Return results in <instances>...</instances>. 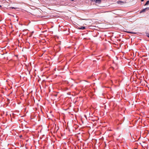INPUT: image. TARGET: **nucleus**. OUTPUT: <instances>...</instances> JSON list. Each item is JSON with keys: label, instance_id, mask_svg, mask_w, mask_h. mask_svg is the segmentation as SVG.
<instances>
[{"label": "nucleus", "instance_id": "nucleus-7", "mask_svg": "<svg viewBox=\"0 0 149 149\" xmlns=\"http://www.w3.org/2000/svg\"><path fill=\"white\" fill-rule=\"evenodd\" d=\"M144 0H141V1H143Z\"/></svg>", "mask_w": 149, "mask_h": 149}, {"label": "nucleus", "instance_id": "nucleus-6", "mask_svg": "<svg viewBox=\"0 0 149 149\" xmlns=\"http://www.w3.org/2000/svg\"><path fill=\"white\" fill-rule=\"evenodd\" d=\"M57 95V94H55L54 95V96H56Z\"/></svg>", "mask_w": 149, "mask_h": 149}, {"label": "nucleus", "instance_id": "nucleus-1", "mask_svg": "<svg viewBox=\"0 0 149 149\" xmlns=\"http://www.w3.org/2000/svg\"><path fill=\"white\" fill-rule=\"evenodd\" d=\"M92 2H95L96 3L100 4L101 2V0H90Z\"/></svg>", "mask_w": 149, "mask_h": 149}, {"label": "nucleus", "instance_id": "nucleus-5", "mask_svg": "<svg viewBox=\"0 0 149 149\" xmlns=\"http://www.w3.org/2000/svg\"><path fill=\"white\" fill-rule=\"evenodd\" d=\"M118 4H119L120 3H124L123 2L121 1H118L117 2Z\"/></svg>", "mask_w": 149, "mask_h": 149}, {"label": "nucleus", "instance_id": "nucleus-9", "mask_svg": "<svg viewBox=\"0 0 149 149\" xmlns=\"http://www.w3.org/2000/svg\"><path fill=\"white\" fill-rule=\"evenodd\" d=\"M70 0L72 1H73L74 0Z\"/></svg>", "mask_w": 149, "mask_h": 149}, {"label": "nucleus", "instance_id": "nucleus-2", "mask_svg": "<svg viewBox=\"0 0 149 149\" xmlns=\"http://www.w3.org/2000/svg\"><path fill=\"white\" fill-rule=\"evenodd\" d=\"M149 10V8H144L140 12V13L145 12L147 10Z\"/></svg>", "mask_w": 149, "mask_h": 149}, {"label": "nucleus", "instance_id": "nucleus-12", "mask_svg": "<svg viewBox=\"0 0 149 149\" xmlns=\"http://www.w3.org/2000/svg\"><path fill=\"white\" fill-rule=\"evenodd\" d=\"M1 7V5H0V7Z\"/></svg>", "mask_w": 149, "mask_h": 149}, {"label": "nucleus", "instance_id": "nucleus-13", "mask_svg": "<svg viewBox=\"0 0 149 149\" xmlns=\"http://www.w3.org/2000/svg\"><path fill=\"white\" fill-rule=\"evenodd\" d=\"M134 149H137V148H135Z\"/></svg>", "mask_w": 149, "mask_h": 149}, {"label": "nucleus", "instance_id": "nucleus-11", "mask_svg": "<svg viewBox=\"0 0 149 149\" xmlns=\"http://www.w3.org/2000/svg\"><path fill=\"white\" fill-rule=\"evenodd\" d=\"M12 8H14V7H12Z\"/></svg>", "mask_w": 149, "mask_h": 149}, {"label": "nucleus", "instance_id": "nucleus-4", "mask_svg": "<svg viewBox=\"0 0 149 149\" xmlns=\"http://www.w3.org/2000/svg\"><path fill=\"white\" fill-rule=\"evenodd\" d=\"M149 3V1H147L146 4H145V6L147 5Z\"/></svg>", "mask_w": 149, "mask_h": 149}, {"label": "nucleus", "instance_id": "nucleus-10", "mask_svg": "<svg viewBox=\"0 0 149 149\" xmlns=\"http://www.w3.org/2000/svg\"><path fill=\"white\" fill-rule=\"evenodd\" d=\"M31 36H31H29V37H30V36Z\"/></svg>", "mask_w": 149, "mask_h": 149}, {"label": "nucleus", "instance_id": "nucleus-8", "mask_svg": "<svg viewBox=\"0 0 149 149\" xmlns=\"http://www.w3.org/2000/svg\"><path fill=\"white\" fill-rule=\"evenodd\" d=\"M129 33H133L132 32H129Z\"/></svg>", "mask_w": 149, "mask_h": 149}, {"label": "nucleus", "instance_id": "nucleus-3", "mask_svg": "<svg viewBox=\"0 0 149 149\" xmlns=\"http://www.w3.org/2000/svg\"><path fill=\"white\" fill-rule=\"evenodd\" d=\"M85 28L84 27H81L79 28V29H80L83 30Z\"/></svg>", "mask_w": 149, "mask_h": 149}, {"label": "nucleus", "instance_id": "nucleus-14", "mask_svg": "<svg viewBox=\"0 0 149 149\" xmlns=\"http://www.w3.org/2000/svg\"><path fill=\"white\" fill-rule=\"evenodd\" d=\"M148 37H149V36H148Z\"/></svg>", "mask_w": 149, "mask_h": 149}]
</instances>
